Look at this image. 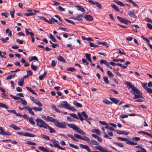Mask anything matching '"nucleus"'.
<instances>
[{"mask_svg": "<svg viewBox=\"0 0 152 152\" xmlns=\"http://www.w3.org/2000/svg\"><path fill=\"white\" fill-rule=\"evenodd\" d=\"M51 107L53 110H54L56 112H58L59 113H60V111L58 110V109L57 108L56 106L54 104H51Z\"/></svg>", "mask_w": 152, "mask_h": 152, "instance_id": "nucleus-27", "label": "nucleus"}, {"mask_svg": "<svg viewBox=\"0 0 152 152\" xmlns=\"http://www.w3.org/2000/svg\"><path fill=\"white\" fill-rule=\"evenodd\" d=\"M111 6L117 12H119V10L117 6L114 4L112 3L111 4Z\"/></svg>", "mask_w": 152, "mask_h": 152, "instance_id": "nucleus-29", "label": "nucleus"}, {"mask_svg": "<svg viewBox=\"0 0 152 152\" xmlns=\"http://www.w3.org/2000/svg\"><path fill=\"white\" fill-rule=\"evenodd\" d=\"M26 109L28 110V112L30 114L33 115H34V113L32 111V110H33L32 108H30L28 107H27Z\"/></svg>", "mask_w": 152, "mask_h": 152, "instance_id": "nucleus-31", "label": "nucleus"}, {"mask_svg": "<svg viewBox=\"0 0 152 152\" xmlns=\"http://www.w3.org/2000/svg\"><path fill=\"white\" fill-rule=\"evenodd\" d=\"M0 134L2 135L10 136L11 135V133L9 132H5L4 131L3 128L0 126Z\"/></svg>", "mask_w": 152, "mask_h": 152, "instance_id": "nucleus-11", "label": "nucleus"}, {"mask_svg": "<svg viewBox=\"0 0 152 152\" xmlns=\"http://www.w3.org/2000/svg\"><path fill=\"white\" fill-rule=\"evenodd\" d=\"M47 128H48L49 129V132L50 133H55L56 132L55 130L53 128L51 127L48 125V126H47Z\"/></svg>", "mask_w": 152, "mask_h": 152, "instance_id": "nucleus-24", "label": "nucleus"}, {"mask_svg": "<svg viewBox=\"0 0 152 152\" xmlns=\"http://www.w3.org/2000/svg\"><path fill=\"white\" fill-rule=\"evenodd\" d=\"M84 18L87 20L91 21L93 20L92 16L90 15H86L84 16Z\"/></svg>", "mask_w": 152, "mask_h": 152, "instance_id": "nucleus-16", "label": "nucleus"}, {"mask_svg": "<svg viewBox=\"0 0 152 152\" xmlns=\"http://www.w3.org/2000/svg\"><path fill=\"white\" fill-rule=\"evenodd\" d=\"M31 100L37 105H38L40 107H42V104L37 99L32 97H31Z\"/></svg>", "mask_w": 152, "mask_h": 152, "instance_id": "nucleus-9", "label": "nucleus"}, {"mask_svg": "<svg viewBox=\"0 0 152 152\" xmlns=\"http://www.w3.org/2000/svg\"><path fill=\"white\" fill-rule=\"evenodd\" d=\"M140 150L137 151L136 152H147L146 150L143 148H140Z\"/></svg>", "mask_w": 152, "mask_h": 152, "instance_id": "nucleus-57", "label": "nucleus"}, {"mask_svg": "<svg viewBox=\"0 0 152 152\" xmlns=\"http://www.w3.org/2000/svg\"><path fill=\"white\" fill-rule=\"evenodd\" d=\"M9 38L8 37H6L5 39L3 38H1L0 39V40L2 41L3 42H7V41L9 39Z\"/></svg>", "mask_w": 152, "mask_h": 152, "instance_id": "nucleus-40", "label": "nucleus"}, {"mask_svg": "<svg viewBox=\"0 0 152 152\" xmlns=\"http://www.w3.org/2000/svg\"><path fill=\"white\" fill-rule=\"evenodd\" d=\"M88 1L90 3L93 5L95 4L96 6L99 9H102V7L101 5L98 2L95 1L94 2L93 1L90 0H88Z\"/></svg>", "mask_w": 152, "mask_h": 152, "instance_id": "nucleus-10", "label": "nucleus"}, {"mask_svg": "<svg viewBox=\"0 0 152 152\" xmlns=\"http://www.w3.org/2000/svg\"><path fill=\"white\" fill-rule=\"evenodd\" d=\"M38 148L41 151L44 152H46L47 150V149H46L42 146H39L38 147Z\"/></svg>", "mask_w": 152, "mask_h": 152, "instance_id": "nucleus-42", "label": "nucleus"}, {"mask_svg": "<svg viewBox=\"0 0 152 152\" xmlns=\"http://www.w3.org/2000/svg\"><path fill=\"white\" fill-rule=\"evenodd\" d=\"M74 137L77 139H82V137L80 135L77 134H74Z\"/></svg>", "mask_w": 152, "mask_h": 152, "instance_id": "nucleus-52", "label": "nucleus"}, {"mask_svg": "<svg viewBox=\"0 0 152 152\" xmlns=\"http://www.w3.org/2000/svg\"><path fill=\"white\" fill-rule=\"evenodd\" d=\"M69 115L75 118L78 119V117L77 116V115L75 113H69Z\"/></svg>", "mask_w": 152, "mask_h": 152, "instance_id": "nucleus-58", "label": "nucleus"}, {"mask_svg": "<svg viewBox=\"0 0 152 152\" xmlns=\"http://www.w3.org/2000/svg\"><path fill=\"white\" fill-rule=\"evenodd\" d=\"M75 7L77 8V9L79 11H80L82 12H85V11L84 9L81 6H75Z\"/></svg>", "mask_w": 152, "mask_h": 152, "instance_id": "nucleus-19", "label": "nucleus"}, {"mask_svg": "<svg viewBox=\"0 0 152 152\" xmlns=\"http://www.w3.org/2000/svg\"><path fill=\"white\" fill-rule=\"evenodd\" d=\"M20 99L21 100V101L20 102L23 105H26L27 102L25 100L22 99V98H20Z\"/></svg>", "mask_w": 152, "mask_h": 152, "instance_id": "nucleus-51", "label": "nucleus"}, {"mask_svg": "<svg viewBox=\"0 0 152 152\" xmlns=\"http://www.w3.org/2000/svg\"><path fill=\"white\" fill-rule=\"evenodd\" d=\"M73 104L77 107L81 108L82 107V105L80 104L75 101L73 102Z\"/></svg>", "mask_w": 152, "mask_h": 152, "instance_id": "nucleus-34", "label": "nucleus"}, {"mask_svg": "<svg viewBox=\"0 0 152 152\" xmlns=\"http://www.w3.org/2000/svg\"><path fill=\"white\" fill-rule=\"evenodd\" d=\"M56 126L62 128H66V124L65 122L60 123L58 120L56 123L54 125Z\"/></svg>", "mask_w": 152, "mask_h": 152, "instance_id": "nucleus-5", "label": "nucleus"}, {"mask_svg": "<svg viewBox=\"0 0 152 152\" xmlns=\"http://www.w3.org/2000/svg\"><path fill=\"white\" fill-rule=\"evenodd\" d=\"M108 62L106 60H102L100 61V63L101 64H104L106 65Z\"/></svg>", "mask_w": 152, "mask_h": 152, "instance_id": "nucleus-61", "label": "nucleus"}, {"mask_svg": "<svg viewBox=\"0 0 152 152\" xmlns=\"http://www.w3.org/2000/svg\"><path fill=\"white\" fill-rule=\"evenodd\" d=\"M105 128L107 129H108L110 130H112L114 131V129L112 127H109L108 124L107 126H105Z\"/></svg>", "mask_w": 152, "mask_h": 152, "instance_id": "nucleus-62", "label": "nucleus"}, {"mask_svg": "<svg viewBox=\"0 0 152 152\" xmlns=\"http://www.w3.org/2000/svg\"><path fill=\"white\" fill-rule=\"evenodd\" d=\"M57 62L54 60L52 61L51 66L53 67H54L56 64Z\"/></svg>", "mask_w": 152, "mask_h": 152, "instance_id": "nucleus-64", "label": "nucleus"}, {"mask_svg": "<svg viewBox=\"0 0 152 152\" xmlns=\"http://www.w3.org/2000/svg\"><path fill=\"white\" fill-rule=\"evenodd\" d=\"M66 70L68 71L74 72L76 70V69L74 67H69L66 69Z\"/></svg>", "mask_w": 152, "mask_h": 152, "instance_id": "nucleus-50", "label": "nucleus"}, {"mask_svg": "<svg viewBox=\"0 0 152 152\" xmlns=\"http://www.w3.org/2000/svg\"><path fill=\"white\" fill-rule=\"evenodd\" d=\"M125 84L127 86V87H128V88L129 89L130 88L132 89V90L131 91V92L132 94H142V92L140 91V90L134 86L132 85L131 83L128 82H126Z\"/></svg>", "mask_w": 152, "mask_h": 152, "instance_id": "nucleus-1", "label": "nucleus"}, {"mask_svg": "<svg viewBox=\"0 0 152 152\" xmlns=\"http://www.w3.org/2000/svg\"><path fill=\"white\" fill-rule=\"evenodd\" d=\"M128 15L131 17L135 18H137V16L135 15L134 11L133 12L129 11L128 12Z\"/></svg>", "mask_w": 152, "mask_h": 152, "instance_id": "nucleus-15", "label": "nucleus"}, {"mask_svg": "<svg viewBox=\"0 0 152 152\" xmlns=\"http://www.w3.org/2000/svg\"><path fill=\"white\" fill-rule=\"evenodd\" d=\"M24 80V78H21L20 79V81H19L18 83V85L20 86H23V82Z\"/></svg>", "mask_w": 152, "mask_h": 152, "instance_id": "nucleus-35", "label": "nucleus"}, {"mask_svg": "<svg viewBox=\"0 0 152 152\" xmlns=\"http://www.w3.org/2000/svg\"><path fill=\"white\" fill-rule=\"evenodd\" d=\"M83 17V15L81 14L78 15L76 18H74V19L77 20L79 21H82V19L81 18Z\"/></svg>", "mask_w": 152, "mask_h": 152, "instance_id": "nucleus-17", "label": "nucleus"}, {"mask_svg": "<svg viewBox=\"0 0 152 152\" xmlns=\"http://www.w3.org/2000/svg\"><path fill=\"white\" fill-rule=\"evenodd\" d=\"M95 148L102 152H112L110 151H108L107 149L105 147L103 148L101 145H97L95 147Z\"/></svg>", "mask_w": 152, "mask_h": 152, "instance_id": "nucleus-6", "label": "nucleus"}, {"mask_svg": "<svg viewBox=\"0 0 152 152\" xmlns=\"http://www.w3.org/2000/svg\"><path fill=\"white\" fill-rule=\"evenodd\" d=\"M68 106L69 104L67 102L64 101L61 102L60 104H58L57 106L58 107L60 108L64 107L66 109Z\"/></svg>", "mask_w": 152, "mask_h": 152, "instance_id": "nucleus-7", "label": "nucleus"}, {"mask_svg": "<svg viewBox=\"0 0 152 152\" xmlns=\"http://www.w3.org/2000/svg\"><path fill=\"white\" fill-rule=\"evenodd\" d=\"M89 45H90V46H91V47H95V48L99 47V46L98 45H95L93 43H92L91 42H89Z\"/></svg>", "mask_w": 152, "mask_h": 152, "instance_id": "nucleus-49", "label": "nucleus"}, {"mask_svg": "<svg viewBox=\"0 0 152 152\" xmlns=\"http://www.w3.org/2000/svg\"><path fill=\"white\" fill-rule=\"evenodd\" d=\"M104 82L107 84H109V83L107 77V76H104L103 77Z\"/></svg>", "mask_w": 152, "mask_h": 152, "instance_id": "nucleus-46", "label": "nucleus"}, {"mask_svg": "<svg viewBox=\"0 0 152 152\" xmlns=\"http://www.w3.org/2000/svg\"><path fill=\"white\" fill-rule=\"evenodd\" d=\"M33 62H32V64L31 66V69L34 71H36L37 70L38 66H35L33 64Z\"/></svg>", "mask_w": 152, "mask_h": 152, "instance_id": "nucleus-38", "label": "nucleus"}, {"mask_svg": "<svg viewBox=\"0 0 152 152\" xmlns=\"http://www.w3.org/2000/svg\"><path fill=\"white\" fill-rule=\"evenodd\" d=\"M114 143L115 145L118 146L119 147H122L124 146V145L122 143H119L116 142H114Z\"/></svg>", "mask_w": 152, "mask_h": 152, "instance_id": "nucleus-55", "label": "nucleus"}, {"mask_svg": "<svg viewBox=\"0 0 152 152\" xmlns=\"http://www.w3.org/2000/svg\"><path fill=\"white\" fill-rule=\"evenodd\" d=\"M103 102L104 103L106 104H112V102H110L109 100L107 99H104Z\"/></svg>", "mask_w": 152, "mask_h": 152, "instance_id": "nucleus-41", "label": "nucleus"}, {"mask_svg": "<svg viewBox=\"0 0 152 152\" xmlns=\"http://www.w3.org/2000/svg\"><path fill=\"white\" fill-rule=\"evenodd\" d=\"M68 107L66 108L67 109L73 112L76 110L75 108L72 107H71L70 105L69 104V106Z\"/></svg>", "mask_w": 152, "mask_h": 152, "instance_id": "nucleus-45", "label": "nucleus"}, {"mask_svg": "<svg viewBox=\"0 0 152 152\" xmlns=\"http://www.w3.org/2000/svg\"><path fill=\"white\" fill-rule=\"evenodd\" d=\"M74 130L76 131L79 134L85 135H86V133L84 132L83 130H81L79 128L76 126L75 128V129Z\"/></svg>", "mask_w": 152, "mask_h": 152, "instance_id": "nucleus-12", "label": "nucleus"}, {"mask_svg": "<svg viewBox=\"0 0 152 152\" xmlns=\"http://www.w3.org/2000/svg\"><path fill=\"white\" fill-rule=\"evenodd\" d=\"M10 126L12 128L15 130H18L20 129V128L17 127L16 125L14 124H12Z\"/></svg>", "mask_w": 152, "mask_h": 152, "instance_id": "nucleus-30", "label": "nucleus"}, {"mask_svg": "<svg viewBox=\"0 0 152 152\" xmlns=\"http://www.w3.org/2000/svg\"><path fill=\"white\" fill-rule=\"evenodd\" d=\"M37 122V125L40 128H43L47 129L48 125L43 120L38 118L35 120Z\"/></svg>", "mask_w": 152, "mask_h": 152, "instance_id": "nucleus-2", "label": "nucleus"}, {"mask_svg": "<svg viewBox=\"0 0 152 152\" xmlns=\"http://www.w3.org/2000/svg\"><path fill=\"white\" fill-rule=\"evenodd\" d=\"M57 59L59 61L63 63H66V61L65 60L64 58L62 56H58L57 58Z\"/></svg>", "mask_w": 152, "mask_h": 152, "instance_id": "nucleus-18", "label": "nucleus"}, {"mask_svg": "<svg viewBox=\"0 0 152 152\" xmlns=\"http://www.w3.org/2000/svg\"><path fill=\"white\" fill-rule=\"evenodd\" d=\"M110 100L115 104H117L119 102V100L116 98H110Z\"/></svg>", "mask_w": 152, "mask_h": 152, "instance_id": "nucleus-20", "label": "nucleus"}, {"mask_svg": "<svg viewBox=\"0 0 152 152\" xmlns=\"http://www.w3.org/2000/svg\"><path fill=\"white\" fill-rule=\"evenodd\" d=\"M33 110H34L35 111H41L42 108V107H32Z\"/></svg>", "mask_w": 152, "mask_h": 152, "instance_id": "nucleus-48", "label": "nucleus"}, {"mask_svg": "<svg viewBox=\"0 0 152 152\" xmlns=\"http://www.w3.org/2000/svg\"><path fill=\"white\" fill-rule=\"evenodd\" d=\"M69 145L70 147L75 149H78L79 148V147L78 146H77V145H75L73 144L70 143L69 144Z\"/></svg>", "mask_w": 152, "mask_h": 152, "instance_id": "nucleus-44", "label": "nucleus"}, {"mask_svg": "<svg viewBox=\"0 0 152 152\" xmlns=\"http://www.w3.org/2000/svg\"><path fill=\"white\" fill-rule=\"evenodd\" d=\"M27 12L28 13H25L24 14V15L26 16H31L35 15L36 14V13L39 12V11L38 10H27Z\"/></svg>", "mask_w": 152, "mask_h": 152, "instance_id": "nucleus-3", "label": "nucleus"}, {"mask_svg": "<svg viewBox=\"0 0 152 152\" xmlns=\"http://www.w3.org/2000/svg\"><path fill=\"white\" fill-rule=\"evenodd\" d=\"M140 140V138L137 137H134L132 138V140L134 141H137Z\"/></svg>", "mask_w": 152, "mask_h": 152, "instance_id": "nucleus-63", "label": "nucleus"}, {"mask_svg": "<svg viewBox=\"0 0 152 152\" xmlns=\"http://www.w3.org/2000/svg\"><path fill=\"white\" fill-rule=\"evenodd\" d=\"M89 143L90 144H92L94 145H99V143L97 142L96 141L94 140H91Z\"/></svg>", "mask_w": 152, "mask_h": 152, "instance_id": "nucleus-32", "label": "nucleus"}, {"mask_svg": "<svg viewBox=\"0 0 152 152\" xmlns=\"http://www.w3.org/2000/svg\"><path fill=\"white\" fill-rule=\"evenodd\" d=\"M26 88L28 91H30L32 94L37 95V94L31 88L28 87H26Z\"/></svg>", "mask_w": 152, "mask_h": 152, "instance_id": "nucleus-33", "label": "nucleus"}, {"mask_svg": "<svg viewBox=\"0 0 152 152\" xmlns=\"http://www.w3.org/2000/svg\"><path fill=\"white\" fill-rule=\"evenodd\" d=\"M0 107L4 108L6 109H8L9 108L6 104L1 103H0Z\"/></svg>", "mask_w": 152, "mask_h": 152, "instance_id": "nucleus-47", "label": "nucleus"}, {"mask_svg": "<svg viewBox=\"0 0 152 152\" xmlns=\"http://www.w3.org/2000/svg\"><path fill=\"white\" fill-rule=\"evenodd\" d=\"M81 114L85 118V119H86L88 117V115L86 114L85 111H83L81 112Z\"/></svg>", "mask_w": 152, "mask_h": 152, "instance_id": "nucleus-53", "label": "nucleus"}, {"mask_svg": "<svg viewBox=\"0 0 152 152\" xmlns=\"http://www.w3.org/2000/svg\"><path fill=\"white\" fill-rule=\"evenodd\" d=\"M79 146L82 148L86 149L88 152H91L90 148L88 145L80 144H79Z\"/></svg>", "mask_w": 152, "mask_h": 152, "instance_id": "nucleus-14", "label": "nucleus"}, {"mask_svg": "<svg viewBox=\"0 0 152 152\" xmlns=\"http://www.w3.org/2000/svg\"><path fill=\"white\" fill-rule=\"evenodd\" d=\"M107 75L110 77H113V74L109 71H107Z\"/></svg>", "mask_w": 152, "mask_h": 152, "instance_id": "nucleus-56", "label": "nucleus"}, {"mask_svg": "<svg viewBox=\"0 0 152 152\" xmlns=\"http://www.w3.org/2000/svg\"><path fill=\"white\" fill-rule=\"evenodd\" d=\"M57 119L53 118L52 117L49 116H47V121L53 122L54 123V125L55 124L56 122L57 121Z\"/></svg>", "mask_w": 152, "mask_h": 152, "instance_id": "nucleus-13", "label": "nucleus"}, {"mask_svg": "<svg viewBox=\"0 0 152 152\" xmlns=\"http://www.w3.org/2000/svg\"><path fill=\"white\" fill-rule=\"evenodd\" d=\"M24 136H28L30 137H34L35 136V135L33 134H31L28 132H25Z\"/></svg>", "mask_w": 152, "mask_h": 152, "instance_id": "nucleus-25", "label": "nucleus"}, {"mask_svg": "<svg viewBox=\"0 0 152 152\" xmlns=\"http://www.w3.org/2000/svg\"><path fill=\"white\" fill-rule=\"evenodd\" d=\"M16 96H15L12 95H10V96L13 99L15 100H17L19 99H20V97H23L24 96L23 95L22 93H19L17 94H16Z\"/></svg>", "mask_w": 152, "mask_h": 152, "instance_id": "nucleus-8", "label": "nucleus"}, {"mask_svg": "<svg viewBox=\"0 0 152 152\" xmlns=\"http://www.w3.org/2000/svg\"><path fill=\"white\" fill-rule=\"evenodd\" d=\"M29 121L32 125H34L35 124V122L33 121V118H31L29 119Z\"/></svg>", "mask_w": 152, "mask_h": 152, "instance_id": "nucleus-60", "label": "nucleus"}, {"mask_svg": "<svg viewBox=\"0 0 152 152\" xmlns=\"http://www.w3.org/2000/svg\"><path fill=\"white\" fill-rule=\"evenodd\" d=\"M85 55L86 58L87 60L91 63L92 61L91 58L90 57V55L89 54L86 53L85 54Z\"/></svg>", "mask_w": 152, "mask_h": 152, "instance_id": "nucleus-26", "label": "nucleus"}, {"mask_svg": "<svg viewBox=\"0 0 152 152\" xmlns=\"http://www.w3.org/2000/svg\"><path fill=\"white\" fill-rule=\"evenodd\" d=\"M77 114L78 117V118H79L81 121H83V120L84 119L82 116V115L81 114V113H80L79 112H78Z\"/></svg>", "mask_w": 152, "mask_h": 152, "instance_id": "nucleus-39", "label": "nucleus"}, {"mask_svg": "<svg viewBox=\"0 0 152 152\" xmlns=\"http://www.w3.org/2000/svg\"><path fill=\"white\" fill-rule=\"evenodd\" d=\"M91 132L93 133H96L97 134L99 135H100L101 134L99 130V129H94L91 130Z\"/></svg>", "mask_w": 152, "mask_h": 152, "instance_id": "nucleus-21", "label": "nucleus"}, {"mask_svg": "<svg viewBox=\"0 0 152 152\" xmlns=\"http://www.w3.org/2000/svg\"><path fill=\"white\" fill-rule=\"evenodd\" d=\"M114 2H115L118 5L123 7H124L125 5L122 2L117 0H114L113 1Z\"/></svg>", "mask_w": 152, "mask_h": 152, "instance_id": "nucleus-23", "label": "nucleus"}, {"mask_svg": "<svg viewBox=\"0 0 152 152\" xmlns=\"http://www.w3.org/2000/svg\"><path fill=\"white\" fill-rule=\"evenodd\" d=\"M50 140L54 144V147H57V148L61 150H65L66 149L65 148L61 147L59 145V144H58V142L57 140L53 139Z\"/></svg>", "mask_w": 152, "mask_h": 152, "instance_id": "nucleus-4", "label": "nucleus"}, {"mask_svg": "<svg viewBox=\"0 0 152 152\" xmlns=\"http://www.w3.org/2000/svg\"><path fill=\"white\" fill-rule=\"evenodd\" d=\"M41 136L43 138H44L46 140H50L49 137L47 135H45L44 134H42L41 135Z\"/></svg>", "mask_w": 152, "mask_h": 152, "instance_id": "nucleus-59", "label": "nucleus"}, {"mask_svg": "<svg viewBox=\"0 0 152 152\" xmlns=\"http://www.w3.org/2000/svg\"><path fill=\"white\" fill-rule=\"evenodd\" d=\"M82 140H85L86 141H88V142L90 141V139L88 137L85 136H84L83 137H82Z\"/></svg>", "mask_w": 152, "mask_h": 152, "instance_id": "nucleus-54", "label": "nucleus"}, {"mask_svg": "<svg viewBox=\"0 0 152 152\" xmlns=\"http://www.w3.org/2000/svg\"><path fill=\"white\" fill-rule=\"evenodd\" d=\"M39 18L40 19L43 20L45 22H48L49 23H50V24L52 23V21H50V20H48L44 17H43V16L39 17Z\"/></svg>", "mask_w": 152, "mask_h": 152, "instance_id": "nucleus-22", "label": "nucleus"}, {"mask_svg": "<svg viewBox=\"0 0 152 152\" xmlns=\"http://www.w3.org/2000/svg\"><path fill=\"white\" fill-rule=\"evenodd\" d=\"M67 135L69 137L71 138L72 140L75 141H78V140L76 139L73 136V135L70 134H67Z\"/></svg>", "mask_w": 152, "mask_h": 152, "instance_id": "nucleus-36", "label": "nucleus"}, {"mask_svg": "<svg viewBox=\"0 0 152 152\" xmlns=\"http://www.w3.org/2000/svg\"><path fill=\"white\" fill-rule=\"evenodd\" d=\"M29 60L30 62L32 61L33 60H35L38 61V58L36 56H34L31 57H29Z\"/></svg>", "mask_w": 152, "mask_h": 152, "instance_id": "nucleus-28", "label": "nucleus"}, {"mask_svg": "<svg viewBox=\"0 0 152 152\" xmlns=\"http://www.w3.org/2000/svg\"><path fill=\"white\" fill-rule=\"evenodd\" d=\"M67 125L69 127L72 128L73 129V130H74L75 129V128L76 127V126L74 124H67Z\"/></svg>", "mask_w": 152, "mask_h": 152, "instance_id": "nucleus-43", "label": "nucleus"}, {"mask_svg": "<svg viewBox=\"0 0 152 152\" xmlns=\"http://www.w3.org/2000/svg\"><path fill=\"white\" fill-rule=\"evenodd\" d=\"M15 76V74L9 75L6 77V80H8L11 79L14 77Z\"/></svg>", "mask_w": 152, "mask_h": 152, "instance_id": "nucleus-37", "label": "nucleus"}]
</instances>
